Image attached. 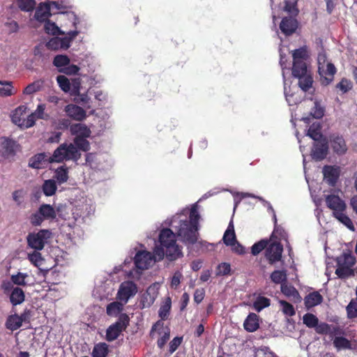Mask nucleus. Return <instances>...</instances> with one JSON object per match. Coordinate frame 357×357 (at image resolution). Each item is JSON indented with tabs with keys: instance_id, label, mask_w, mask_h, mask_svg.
Instances as JSON below:
<instances>
[{
	"instance_id": "obj_18",
	"label": "nucleus",
	"mask_w": 357,
	"mask_h": 357,
	"mask_svg": "<svg viewBox=\"0 0 357 357\" xmlns=\"http://www.w3.org/2000/svg\"><path fill=\"white\" fill-rule=\"evenodd\" d=\"M66 112L68 116L77 121H82L86 117L84 109L76 105H67L66 107Z\"/></svg>"
},
{
	"instance_id": "obj_4",
	"label": "nucleus",
	"mask_w": 357,
	"mask_h": 357,
	"mask_svg": "<svg viewBox=\"0 0 357 357\" xmlns=\"http://www.w3.org/2000/svg\"><path fill=\"white\" fill-rule=\"evenodd\" d=\"M155 334L159 335V338L157 340L158 347L160 349H163L170 338V328L165 326L162 320H158L151 327L150 331L151 338L154 337Z\"/></svg>"
},
{
	"instance_id": "obj_10",
	"label": "nucleus",
	"mask_w": 357,
	"mask_h": 357,
	"mask_svg": "<svg viewBox=\"0 0 357 357\" xmlns=\"http://www.w3.org/2000/svg\"><path fill=\"white\" fill-rule=\"evenodd\" d=\"M152 261L151 253L145 250L137 252L134 258L136 268L140 270L148 269Z\"/></svg>"
},
{
	"instance_id": "obj_47",
	"label": "nucleus",
	"mask_w": 357,
	"mask_h": 357,
	"mask_svg": "<svg viewBox=\"0 0 357 357\" xmlns=\"http://www.w3.org/2000/svg\"><path fill=\"white\" fill-rule=\"evenodd\" d=\"M271 280L275 284H281L287 280V274L285 271H274L271 274Z\"/></svg>"
},
{
	"instance_id": "obj_27",
	"label": "nucleus",
	"mask_w": 357,
	"mask_h": 357,
	"mask_svg": "<svg viewBox=\"0 0 357 357\" xmlns=\"http://www.w3.org/2000/svg\"><path fill=\"white\" fill-rule=\"evenodd\" d=\"M25 295L24 291L20 287L13 288L10 296V301L13 305H20L24 301Z\"/></svg>"
},
{
	"instance_id": "obj_13",
	"label": "nucleus",
	"mask_w": 357,
	"mask_h": 357,
	"mask_svg": "<svg viewBox=\"0 0 357 357\" xmlns=\"http://www.w3.org/2000/svg\"><path fill=\"white\" fill-rule=\"evenodd\" d=\"M331 144L333 152L338 155L345 154L348 150L344 137L339 135L331 136Z\"/></svg>"
},
{
	"instance_id": "obj_50",
	"label": "nucleus",
	"mask_w": 357,
	"mask_h": 357,
	"mask_svg": "<svg viewBox=\"0 0 357 357\" xmlns=\"http://www.w3.org/2000/svg\"><path fill=\"white\" fill-rule=\"evenodd\" d=\"M347 317L353 319L357 317V301L352 299L347 306Z\"/></svg>"
},
{
	"instance_id": "obj_46",
	"label": "nucleus",
	"mask_w": 357,
	"mask_h": 357,
	"mask_svg": "<svg viewBox=\"0 0 357 357\" xmlns=\"http://www.w3.org/2000/svg\"><path fill=\"white\" fill-rule=\"evenodd\" d=\"M335 274L339 278L345 279L348 277L354 275V270L344 266L337 265V268L335 270Z\"/></svg>"
},
{
	"instance_id": "obj_7",
	"label": "nucleus",
	"mask_w": 357,
	"mask_h": 357,
	"mask_svg": "<svg viewBox=\"0 0 357 357\" xmlns=\"http://www.w3.org/2000/svg\"><path fill=\"white\" fill-rule=\"evenodd\" d=\"M322 173L326 183L331 187H335L339 180L341 169L339 166L325 165Z\"/></svg>"
},
{
	"instance_id": "obj_12",
	"label": "nucleus",
	"mask_w": 357,
	"mask_h": 357,
	"mask_svg": "<svg viewBox=\"0 0 357 357\" xmlns=\"http://www.w3.org/2000/svg\"><path fill=\"white\" fill-rule=\"evenodd\" d=\"M328 151V143L325 139H324L323 141L314 143L311 155L314 160L321 161L326 157Z\"/></svg>"
},
{
	"instance_id": "obj_23",
	"label": "nucleus",
	"mask_w": 357,
	"mask_h": 357,
	"mask_svg": "<svg viewBox=\"0 0 357 357\" xmlns=\"http://www.w3.org/2000/svg\"><path fill=\"white\" fill-rule=\"evenodd\" d=\"M50 15V6L47 3H40L35 12V18L41 22L47 20Z\"/></svg>"
},
{
	"instance_id": "obj_3",
	"label": "nucleus",
	"mask_w": 357,
	"mask_h": 357,
	"mask_svg": "<svg viewBox=\"0 0 357 357\" xmlns=\"http://www.w3.org/2000/svg\"><path fill=\"white\" fill-rule=\"evenodd\" d=\"M130 318L126 313L121 314L117 321L110 325L107 331L105 339L108 342L116 340L121 333L127 328L129 325Z\"/></svg>"
},
{
	"instance_id": "obj_52",
	"label": "nucleus",
	"mask_w": 357,
	"mask_h": 357,
	"mask_svg": "<svg viewBox=\"0 0 357 357\" xmlns=\"http://www.w3.org/2000/svg\"><path fill=\"white\" fill-rule=\"evenodd\" d=\"M335 87L342 93H345L352 89V83L349 79L344 77L336 84Z\"/></svg>"
},
{
	"instance_id": "obj_29",
	"label": "nucleus",
	"mask_w": 357,
	"mask_h": 357,
	"mask_svg": "<svg viewBox=\"0 0 357 357\" xmlns=\"http://www.w3.org/2000/svg\"><path fill=\"white\" fill-rule=\"evenodd\" d=\"M38 210L45 220H53L56 217L54 207L50 204H43L40 206Z\"/></svg>"
},
{
	"instance_id": "obj_45",
	"label": "nucleus",
	"mask_w": 357,
	"mask_h": 357,
	"mask_svg": "<svg viewBox=\"0 0 357 357\" xmlns=\"http://www.w3.org/2000/svg\"><path fill=\"white\" fill-rule=\"evenodd\" d=\"M14 89L12 85V82H1L0 81V96H10L14 93Z\"/></svg>"
},
{
	"instance_id": "obj_28",
	"label": "nucleus",
	"mask_w": 357,
	"mask_h": 357,
	"mask_svg": "<svg viewBox=\"0 0 357 357\" xmlns=\"http://www.w3.org/2000/svg\"><path fill=\"white\" fill-rule=\"evenodd\" d=\"M308 73L306 63L304 61H296L293 62L292 75L294 77H301Z\"/></svg>"
},
{
	"instance_id": "obj_58",
	"label": "nucleus",
	"mask_w": 357,
	"mask_h": 357,
	"mask_svg": "<svg viewBox=\"0 0 357 357\" xmlns=\"http://www.w3.org/2000/svg\"><path fill=\"white\" fill-rule=\"evenodd\" d=\"M280 304L282 306V312L284 314L292 317L296 314L294 306L285 301H280Z\"/></svg>"
},
{
	"instance_id": "obj_5",
	"label": "nucleus",
	"mask_w": 357,
	"mask_h": 357,
	"mask_svg": "<svg viewBox=\"0 0 357 357\" xmlns=\"http://www.w3.org/2000/svg\"><path fill=\"white\" fill-rule=\"evenodd\" d=\"M50 235V232L47 229H41L37 233H31L26 238L28 245L36 250H41Z\"/></svg>"
},
{
	"instance_id": "obj_54",
	"label": "nucleus",
	"mask_w": 357,
	"mask_h": 357,
	"mask_svg": "<svg viewBox=\"0 0 357 357\" xmlns=\"http://www.w3.org/2000/svg\"><path fill=\"white\" fill-rule=\"evenodd\" d=\"M19 8L24 11L32 10L36 5L34 0H17Z\"/></svg>"
},
{
	"instance_id": "obj_43",
	"label": "nucleus",
	"mask_w": 357,
	"mask_h": 357,
	"mask_svg": "<svg viewBox=\"0 0 357 357\" xmlns=\"http://www.w3.org/2000/svg\"><path fill=\"white\" fill-rule=\"evenodd\" d=\"M269 243V240L264 238L255 243L251 248V253L254 256L259 255L262 250H266Z\"/></svg>"
},
{
	"instance_id": "obj_21",
	"label": "nucleus",
	"mask_w": 357,
	"mask_h": 357,
	"mask_svg": "<svg viewBox=\"0 0 357 357\" xmlns=\"http://www.w3.org/2000/svg\"><path fill=\"white\" fill-rule=\"evenodd\" d=\"M70 132L75 137H89L91 134L90 128L80 123L73 124L70 126Z\"/></svg>"
},
{
	"instance_id": "obj_34",
	"label": "nucleus",
	"mask_w": 357,
	"mask_h": 357,
	"mask_svg": "<svg viewBox=\"0 0 357 357\" xmlns=\"http://www.w3.org/2000/svg\"><path fill=\"white\" fill-rule=\"evenodd\" d=\"M171 298L167 297L163 303L161 305L158 312L159 317L161 318L162 321L167 319L171 310Z\"/></svg>"
},
{
	"instance_id": "obj_15",
	"label": "nucleus",
	"mask_w": 357,
	"mask_h": 357,
	"mask_svg": "<svg viewBox=\"0 0 357 357\" xmlns=\"http://www.w3.org/2000/svg\"><path fill=\"white\" fill-rule=\"evenodd\" d=\"M315 331L317 333L320 335H330L331 337H333L335 335H342L343 334V331L340 328V326H333L327 323L321 322L320 324H317L315 327Z\"/></svg>"
},
{
	"instance_id": "obj_49",
	"label": "nucleus",
	"mask_w": 357,
	"mask_h": 357,
	"mask_svg": "<svg viewBox=\"0 0 357 357\" xmlns=\"http://www.w3.org/2000/svg\"><path fill=\"white\" fill-rule=\"evenodd\" d=\"M303 324L308 328H315L319 323L318 318L312 313H306L303 317Z\"/></svg>"
},
{
	"instance_id": "obj_39",
	"label": "nucleus",
	"mask_w": 357,
	"mask_h": 357,
	"mask_svg": "<svg viewBox=\"0 0 357 357\" xmlns=\"http://www.w3.org/2000/svg\"><path fill=\"white\" fill-rule=\"evenodd\" d=\"M54 177L59 184L67 182L68 179V169L64 166L58 167L55 171Z\"/></svg>"
},
{
	"instance_id": "obj_42",
	"label": "nucleus",
	"mask_w": 357,
	"mask_h": 357,
	"mask_svg": "<svg viewBox=\"0 0 357 357\" xmlns=\"http://www.w3.org/2000/svg\"><path fill=\"white\" fill-rule=\"evenodd\" d=\"M122 310V304L117 301H114L107 305L106 312L109 316L116 317L121 312Z\"/></svg>"
},
{
	"instance_id": "obj_26",
	"label": "nucleus",
	"mask_w": 357,
	"mask_h": 357,
	"mask_svg": "<svg viewBox=\"0 0 357 357\" xmlns=\"http://www.w3.org/2000/svg\"><path fill=\"white\" fill-rule=\"evenodd\" d=\"M5 326L7 329L14 331L22 326V321L17 314L9 315L6 321Z\"/></svg>"
},
{
	"instance_id": "obj_38",
	"label": "nucleus",
	"mask_w": 357,
	"mask_h": 357,
	"mask_svg": "<svg viewBox=\"0 0 357 357\" xmlns=\"http://www.w3.org/2000/svg\"><path fill=\"white\" fill-rule=\"evenodd\" d=\"M57 189L56 181L53 179L45 181L43 185V191L46 196H52Z\"/></svg>"
},
{
	"instance_id": "obj_11",
	"label": "nucleus",
	"mask_w": 357,
	"mask_h": 357,
	"mask_svg": "<svg viewBox=\"0 0 357 357\" xmlns=\"http://www.w3.org/2000/svg\"><path fill=\"white\" fill-rule=\"evenodd\" d=\"M337 72V69L333 63L329 62L326 64V69L321 68L319 66V73L321 76V82L323 85L327 86L331 84L333 79L334 75Z\"/></svg>"
},
{
	"instance_id": "obj_51",
	"label": "nucleus",
	"mask_w": 357,
	"mask_h": 357,
	"mask_svg": "<svg viewBox=\"0 0 357 357\" xmlns=\"http://www.w3.org/2000/svg\"><path fill=\"white\" fill-rule=\"evenodd\" d=\"M70 59L66 55L59 54L54 56L53 64L57 68L64 67L70 63Z\"/></svg>"
},
{
	"instance_id": "obj_20",
	"label": "nucleus",
	"mask_w": 357,
	"mask_h": 357,
	"mask_svg": "<svg viewBox=\"0 0 357 357\" xmlns=\"http://www.w3.org/2000/svg\"><path fill=\"white\" fill-rule=\"evenodd\" d=\"M323 296L319 291H313L307 294L304 298L305 307L309 310L323 302Z\"/></svg>"
},
{
	"instance_id": "obj_61",
	"label": "nucleus",
	"mask_w": 357,
	"mask_h": 357,
	"mask_svg": "<svg viewBox=\"0 0 357 357\" xmlns=\"http://www.w3.org/2000/svg\"><path fill=\"white\" fill-rule=\"evenodd\" d=\"M164 248L162 245L161 246H156L153 250V254L152 255L153 260L155 261H160L163 259L165 252L164 250Z\"/></svg>"
},
{
	"instance_id": "obj_56",
	"label": "nucleus",
	"mask_w": 357,
	"mask_h": 357,
	"mask_svg": "<svg viewBox=\"0 0 357 357\" xmlns=\"http://www.w3.org/2000/svg\"><path fill=\"white\" fill-rule=\"evenodd\" d=\"M28 259L36 267L41 266L43 261L41 254L37 251L29 254Z\"/></svg>"
},
{
	"instance_id": "obj_63",
	"label": "nucleus",
	"mask_w": 357,
	"mask_h": 357,
	"mask_svg": "<svg viewBox=\"0 0 357 357\" xmlns=\"http://www.w3.org/2000/svg\"><path fill=\"white\" fill-rule=\"evenodd\" d=\"M183 341V337H175L169 344V351L170 354L174 353L181 345Z\"/></svg>"
},
{
	"instance_id": "obj_14",
	"label": "nucleus",
	"mask_w": 357,
	"mask_h": 357,
	"mask_svg": "<svg viewBox=\"0 0 357 357\" xmlns=\"http://www.w3.org/2000/svg\"><path fill=\"white\" fill-rule=\"evenodd\" d=\"M50 160L51 157H48L45 153H38L29 159V166L33 169H43L52 162Z\"/></svg>"
},
{
	"instance_id": "obj_24",
	"label": "nucleus",
	"mask_w": 357,
	"mask_h": 357,
	"mask_svg": "<svg viewBox=\"0 0 357 357\" xmlns=\"http://www.w3.org/2000/svg\"><path fill=\"white\" fill-rule=\"evenodd\" d=\"M155 298L156 294L155 292L154 288L149 287L142 296L141 301L142 307H149L151 305L153 304Z\"/></svg>"
},
{
	"instance_id": "obj_25",
	"label": "nucleus",
	"mask_w": 357,
	"mask_h": 357,
	"mask_svg": "<svg viewBox=\"0 0 357 357\" xmlns=\"http://www.w3.org/2000/svg\"><path fill=\"white\" fill-rule=\"evenodd\" d=\"M222 240L226 245H233L236 243L237 240L232 222H229V226L224 234Z\"/></svg>"
},
{
	"instance_id": "obj_6",
	"label": "nucleus",
	"mask_w": 357,
	"mask_h": 357,
	"mask_svg": "<svg viewBox=\"0 0 357 357\" xmlns=\"http://www.w3.org/2000/svg\"><path fill=\"white\" fill-rule=\"evenodd\" d=\"M283 245L280 242L273 241L268 243L265 250V257L269 264H274L282 259Z\"/></svg>"
},
{
	"instance_id": "obj_62",
	"label": "nucleus",
	"mask_w": 357,
	"mask_h": 357,
	"mask_svg": "<svg viewBox=\"0 0 357 357\" xmlns=\"http://www.w3.org/2000/svg\"><path fill=\"white\" fill-rule=\"evenodd\" d=\"M231 271L230 264L226 262L221 263L218 266L217 275H226L229 274Z\"/></svg>"
},
{
	"instance_id": "obj_53",
	"label": "nucleus",
	"mask_w": 357,
	"mask_h": 357,
	"mask_svg": "<svg viewBox=\"0 0 357 357\" xmlns=\"http://www.w3.org/2000/svg\"><path fill=\"white\" fill-rule=\"evenodd\" d=\"M57 83L61 89L64 92H68L70 90V83L69 79L64 75H58L56 77Z\"/></svg>"
},
{
	"instance_id": "obj_8",
	"label": "nucleus",
	"mask_w": 357,
	"mask_h": 357,
	"mask_svg": "<svg viewBox=\"0 0 357 357\" xmlns=\"http://www.w3.org/2000/svg\"><path fill=\"white\" fill-rule=\"evenodd\" d=\"M325 202L326 206L333 211V215L336 214V212L346 211L347 204L338 195H328L325 196Z\"/></svg>"
},
{
	"instance_id": "obj_41",
	"label": "nucleus",
	"mask_w": 357,
	"mask_h": 357,
	"mask_svg": "<svg viewBox=\"0 0 357 357\" xmlns=\"http://www.w3.org/2000/svg\"><path fill=\"white\" fill-rule=\"evenodd\" d=\"M43 86V82L41 80L35 81L28 84L23 91V93L26 95H31L36 92L40 91Z\"/></svg>"
},
{
	"instance_id": "obj_60",
	"label": "nucleus",
	"mask_w": 357,
	"mask_h": 357,
	"mask_svg": "<svg viewBox=\"0 0 357 357\" xmlns=\"http://www.w3.org/2000/svg\"><path fill=\"white\" fill-rule=\"evenodd\" d=\"M311 114L315 119H321L324 115V109L319 104L318 102H315L314 106L312 109Z\"/></svg>"
},
{
	"instance_id": "obj_44",
	"label": "nucleus",
	"mask_w": 357,
	"mask_h": 357,
	"mask_svg": "<svg viewBox=\"0 0 357 357\" xmlns=\"http://www.w3.org/2000/svg\"><path fill=\"white\" fill-rule=\"evenodd\" d=\"M87 137H75L73 142L77 150L86 152L90 149V143L86 139Z\"/></svg>"
},
{
	"instance_id": "obj_22",
	"label": "nucleus",
	"mask_w": 357,
	"mask_h": 357,
	"mask_svg": "<svg viewBox=\"0 0 357 357\" xmlns=\"http://www.w3.org/2000/svg\"><path fill=\"white\" fill-rule=\"evenodd\" d=\"M160 245L167 246L168 244L175 243V234L169 228L162 229L159 234Z\"/></svg>"
},
{
	"instance_id": "obj_19",
	"label": "nucleus",
	"mask_w": 357,
	"mask_h": 357,
	"mask_svg": "<svg viewBox=\"0 0 357 357\" xmlns=\"http://www.w3.org/2000/svg\"><path fill=\"white\" fill-rule=\"evenodd\" d=\"M166 249L165 255L168 260L174 261L183 256L182 248L175 243H171L164 246Z\"/></svg>"
},
{
	"instance_id": "obj_57",
	"label": "nucleus",
	"mask_w": 357,
	"mask_h": 357,
	"mask_svg": "<svg viewBox=\"0 0 357 357\" xmlns=\"http://www.w3.org/2000/svg\"><path fill=\"white\" fill-rule=\"evenodd\" d=\"M44 220L45 219L43 218L41 213H40L39 210H38L36 213H32L29 217L31 224L35 227L40 226Z\"/></svg>"
},
{
	"instance_id": "obj_9",
	"label": "nucleus",
	"mask_w": 357,
	"mask_h": 357,
	"mask_svg": "<svg viewBox=\"0 0 357 357\" xmlns=\"http://www.w3.org/2000/svg\"><path fill=\"white\" fill-rule=\"evenodd\" d=\"M137 291V286L132 281H126L120 285L118 291V298L125 302L135 296Z\"/></svg>"
},
{
	"instance_id": "obj_59",
	"label": "nucleus",
	"mask_w": 357,
	"mask_h": 357,
	"mask_svg": "<svg viewBox=\"0 0 357 357\" xmlns=\"http://www.w3.org/2000/svg\"><path fill=\"white\" fill-rule=\"evenodd\" d=\"M190 220H188V222H190L192 225L199 226V219L200 218L199 214L197 211V205L192 206L190 212Z\"/></svg>"
},
{
	"instance_id": "obj_64",
	"label": "nucleus",
	"mask_w": 357,
	"mask_h": 357,
	"mask_svg": "<svg viewBox=\"0 0 357 357\" xmlns=\"http://www.w3.org/2000/svg\"><path fill=\"white\" fill-rule=\"evenodd\" d=\"M292 56L294 61H303L306 56V50L303 47L296 49L294 51Z\"/></svg>"
},
{
	"instance_id": "obj_2",
	"label": "nucleus",
	"mask_w": 357,
	"mask_h": 357,
	"mask_svg": "<svg viewBox=\"0 0 357 357\" xmlns=\"http://www.w3.org/2000/svg\"><path fill=\"white\" fill-rule=\"evenodd\" d=\"M176 234L184 243L193 245L197 241L198 227L188 222L187 220H181Z\"/></svg>"
},
{
	"instance_id": "obj_37",
	"label": "nucleus",
	"mask_w": 357,
	"mask_h": 357,
	"mask_svg": "<svg viewBox=\"0 0 357 357\" xmlns=\"http://www.w3.org/2000/svg\"><path fill=\"white\" fill-rule=\"evenodd\" d=\"M271 305V300L266 297L259 296L257 297L253 303V308L258 312L263 309L269 307Z\"/></svg>"
},
{
	"instance_id": "obj_32",
	"label": "nucleus",
	"mask_w": 357,
	"mask_h": 357,
	"mask_svg": "<svg viewBox=\"0 0 357 357\" xmlns=\"http://www.w3.org/2000/svg\"><path fill=\"white\" fill-rule=\"evenodd\" d=\"M356 262V258L350 253H344L337 258V264L340 266H344L351 268Z\"/></svg>"
},
{
	"instance_id": "obj_33",
	"label": "nucleus",
	"mask_w": 357,
	"mask_h": 357,
	"mask_svg": "<svg viewBox=\"0 0 357 357\" xmlns=\"http://www.w3.org/2000/svg\"><path fill=\"white\" fill-rule=\"evenodd\" d=\"M108 353V345L105 342H100L94 346L92 357H107Z\"/></svg>"
},
{
	"instance_id": "obj_35",
	"label": "nucleus",
	"mask_w": 357,
	"mask_h": 357,
	"mask_svg": "<svg viewBox=\"0 0 357 357\" xmlns=\"http://www.w3.org/2000/svg\"><path fill=\"white\" fill-rule=\"evenodd\" d=\"M26 107L22 105L15 109L12 114V121L18 126L22 123L26 114Z\"/></svg>"
},
{
	"instance_id": "obj_30",
	"label": "nucleus",
	"mask_w": 357,
	"mask_h": 357,
	"mask_svg": "<svg viewBox=\"0 0 357 357\" xmlns=\"http://www.w3.org/2000/svg\"><path fill=\"white\" fill-rule=\"evenodd\" d=\"M333 346L337 351L342 349H351V343L350 340L343 336H336L333 339Z\"/></svg>"
},
{
	"instance_id": "obj_36",
	"label": "nucleus",
	"mask_w": 357,
	"mask_h": 357,
	"mask_svg": "<svg viewBox=\"0 0 357 357\" xmlns=\"http://www.w3.org/2000/svg\"><path fill=\"white\" fill-rule=\"evenodd\" d=\"M336 214L333 215L337 220H338L341 223L345 225L348 229L351 231H355V227L353 224L351 218L344 213V211L336 212Z\"/></svg>"
},
{
	"instance_id": "obj_55",
	"label": "nucleus",
	"mask_w": 357,
	"mask_h": 357,
	"mask_svg": "<svg viewBox=\"0 0 357 357\" xmlns=\"http://www.w3.org/2000/svg\"><path fill=\"white\" fill-rule=\"evenodd\" d=\"M36 119V114L31 113V114L28 115L26 118H24L22 123H20L19 126L22 128H29L34 126Z\"/></svg>"
},
{
	"instance_id": "obj_40",
	"label": "nucleus",
	"mask_w": 357,
	"mask_h": 357,
	"mask_svg": "<svg viewBox=\"0 0 357 357\" xmlns=\"http://www.w3.org/2000/svg\"><path fill=\"white\" fill-rule=\"evenodd\" d=\"M321 128L319 124L313 123L307 130V135L316 142H319L323 135L320 131Z\"/></svg>"
},
{
	"instance_id": "obj_17",
	"label": "nucleus",
	"mask_w": 357,
	"mask_h": 357,
	"mask_svg": "<svg viewBox=\"0 0 357 357\" xmlns=\"http://www.w3.org/2000/svg\"><path fill=\"white\" fill-rule=\"evenodd\" d=\"M244 329L250 333L257 331L259 328V316L253 312L250 313L243 322Z\"/></svg>"
},
{
	"instance_id": "obj_1",
	"label": "nucleus",
	"mask_w": 357,
	"mask_h": 357,
	"mask_svg": "<svg viewBox=\"0 0 357 357\" xmlns=\"http://www.w3.org/2000/svg\"><path fill=\"white\" fill-rule=\"evenodd\" d=\"M80 158L81 153L73 144L63 143L54 150L50 162H62L68 160L77 162Z\"/></svg>"
},
{
	"instance_id": "obj_16",
	"label": "nucleus",
	"mask_w": 357,
	"mask_h": 357,
	"mask_svg": "<svg viewBox=\"0 0 357 357\" xmlns=\"http://www.w3.org/2000/svg\"><path fill=\"white\" fill-rule=\"evenodd\" d=\"M297 27V20L291 17H283L280 24V29L285 36H290L294 33Z\"/></svg>"
},
{
	"instance_id": "obj_31",
	"label": "nucleus",
	"mask_w": 357,
	"mask_h": 357,
	"mask_svg": "<svg viewBox=\"0 0 357 357\" xmlns=\"http://www.w3.org/2000/svg\"><path fill=\"white\" fill-rule=\"evenodd\" d=\"M298 79V84L299 87L305 92L309 91L312 86L313 79L310 73H307L301 77H296Z\"/></svg>"
},
{
	"instance_id": "obj_48",
	"label": "nucleus",
	"mask_w": 357,
	"mask_h": 357,
	"mask_svg": "<svg viewBox=\"0 0 357 357\" xmlns=\"http://www.w3.org/2000/svg\"><path fill=\"white\" fill-rule=\"evenodd\" d=\"M28 274L25 273L18 272L16 275H12L10 280L14 284L19 286H26V279L28 278Z\"/></svg>"
}]
</instances>
